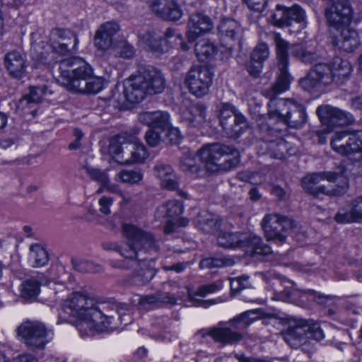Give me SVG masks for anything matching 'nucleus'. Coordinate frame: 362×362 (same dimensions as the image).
I'll return each instance as SVG.
<instances>
[{
	"label": "nucleus",
	"mask_w": 362,
	"mask_h": 362,
	"mask_svg": "<svg viewBox=\"0 0 362 362\" xmlns=\"http://www.w3.org/2000/svg\"><path fill=\"white\" fill-rule=\"evenodd\" d=\"M274 43L276 46V55L279 75L276 82L267 90V96L269 98L270 100L272 98H277L276 95L278 94L287 90L292 79V77L288 71L289 66L288 53L289 43L283 39L279 34L275 35Z\"/></svg>",
	"instance_id": "obj_9"
},
{
	"label": "nucleus",
	"mask_w": 362,
	"mask_h": 362,
	"mask_svg": "<svg viewBox=\"0 0 362 362\" xmlns=\"http://www.w3.org/2000/svg\"><path fill=\"white\" fill-rule=\"evenodd\" d=\"M30 259L33 267H42L49 261L47 250L39 244H33L30 247Z\"/></svg>",
	"instance_id": "obj_45"
},
{
	"label": "nucleus",
	"mask_w": 362,
	"mask_h": 362,
	"mask_svg": "<svg viewBox=\"0 0 362 362\" xmlns=\"http://www.w3.org/2000/svg\"><path fill=\"white\" fill-rule=\"evenodd\" d=\"M335 221L339 223H354L358 221L351 209L350 211L341 210L337 213L334 217Z\"/></svg>",
	"instance_id": "obj_61"
},
{
	"label": "nucleus",
	"mask_w": 362,
	"mask_h": 362,
	"mask_svg": "<svg viewBox=\"0 0 362 362\" xmlns=\"http://www.w3.org/2000/svg\"><path fill=\"white\" fill-rule=\"evenodd\" d=\"M119 178L124 183L134 184L142 179L139 170H123L118 173Z\"/></svg>",
	"instance_id": "obj_55"
},
{
	"label": "nucleus",
	"mask_w": 362,
	"mask_h": 362,
	"mask_svg": "<svg viewBox=\"0 0 362 362\" xmlns=\"http://www.w3.org/2000/svg\"><path fill=\"white\" fill-rule=\"evenodd\" d=\"M330 145L338 154L349 156L358 153L362 160V130L341 131L334 133Z\"/></svg>",
	"instance_id": "obj_12"
},
{
	"label": "nucleus",
	"mask_w": 362,
	"mask_h": 362,
	"mask_svg": "<svg viewBox=\"0 0 362 362\" xmlns=\"http://www.w3.org/2000/svg\"><path fill=\"white\" fill-rule=\"evenodd\" d=\"M83 168L91 180L98 182L101 187H107L108 190L113 191V187L109 186L110 178L106 170H102L89 166H85Z\"/></svg>",
	"instance_id": "obj_46"
},
{
	"label": "nucleus",
	"mask_w": 362,
	"mask_h": 362,
	"mask_svg": "<svg viewBox=\"0 0 362 362\" xmlns=\"http://www.w3.org/2000/svg\"><path fill=\"white\" fill-rule=\"evenodd\" d=\"M165 211V216L174 217L180 215L184 211V206L182 202L178 200L168 201L165 206L162 207Z\"/></svg>",
	"instance_id": "obj_54"
},
{
	"label": "nucleus",
	"mask_w": 362,
	"mask_h": 362,
	"mask_svg": "<svg viewBox=\"0 0 362 362\" xmlns=\"http://www.w3.org/2000/svg\"><path fill=\"white\" fill-rule=\"evenodd\" d=\"M353 14L349 0H334L327 6L325 11L329 25L337 29L348 25L353 18Z\"/></svg>",
	"instance_id": "obj_16"
},
{
	"label": "nucleus",
	"mask_w": 362,
	"mask_h": 362,
	"mask_svg": "<svg viewBox=\"0 0 362 362\" xmlns=\"http://www.w3.org/2000/svg\"><path fill=\"white\" fill-rule=\"evenodd\" d=\"M50 39H54L62 43H67L72 49H78V39L75 33L66 29H53L49 34Z\"/></svg>",
	"instance_id": "obj_40"
},
{
	"label": "nucleus",
	"mask_w": 362,
	"mask_h": 362,
	"mask_svg": "<svg viewBox=\"0 0 362 362\" xmlns=\"http://www.w3.org/2000/svg\"><path fill=\"white\" fill-rule=\"evenodd\" d=\"M313 72L311 68L306 75L298 81L300 87L305 91L310 92L320 84Z\"/></svg>",
	"instance_id": "obj_50"
},
{
	"label": "nucleus",
	"mask_w": 362,
	"mask_h": 362,
	"mask_svg": "<svg viewBox=\"0 0 362 362\" xmlns=\"http://www.w3.org/2000/svg\"><path fill=\"white\" fill-rule=\"evenodd\" d=\"M262 134L265 135L263 139L265 141V148L271 157L281 160L296 153V148L284 139L278 137L274 140H270L267 137L269 135Z\"/></svg>",
	"instance_id": "obj_23"
},
{
	"label": "nucleus",
	"mask_w": 362,
	"mask_h": 362,
	"mask_svg": "<svg viewBox=\"0 0 362 362\" xmlns=\"http://www.w3.org/2000/svg\"><path fill=\"white\" fill-rule=\"evenodd\" d=\"M49 282L42 276H37L27 279L21 284V296L24 299L33 300L39 294L40 286L47 285Z\"/></svg>",
	"instance_id": "obj_30"
},
{
	"label": "nucleus",
	"mask_w": 362,
	"mask_h": 362,
	"mask_svg": "<svg viewBox=\"0 0 362 362\" xmlns=\"http://www.w3.org/2000/svg\"><path fill=\"white\" fill-rule=\"evenodd\" d=\"M196 56L200 61L214 57L218 52V47L207 39H202L194 45Z\"/></svg>",
	"instance_id": "obj_38"
},
{
	"label": "nucleus",
	"mask_w": 362,
	"mask_h": 362,
	"mask_svg": "<svg viewBox=\"0 0 362 362\" xmlns=\"http://www.w3.org/2000/svg\"><path fill=\"white\" fill-rule=\"evenodd\" d=\"M197 226L206 233H213L221 226L218 216L208 212L199 214L196 219Z\"/></svg>",
	"instance_id": "obj_34"
},
{
	"label": "nucleus",
	"mask_w": 362,
	"mask_h": 362,
	"mask_svg": "<svg viewBox=\"0 0 362 362\" xmlns=\"http://www.w3.org/2000/svg\"><path fill=\"white\" fill-rule=\"evenodd\" d=\"M4 64L13 78L20 79L25 76V59L20 52L14 50L8 52L4 57Z\"/></svg>",
	"instance_id": "obj_27"
},
{
	"label": "nucleus",
	"mask_w": 362,
	"mask_h": 362,
	"mask_svg": "<svg viewBox=\"0 0 362 362\" xmlns=\"http://www.w3.org/2000/svg\"><path fill=\"white\" fill-rule=\"evenodd\" d=\"M309 321L296 317L291 320L286 331L284 333V337L291 347L300 346L302 341L307 338Z\"/></svg>",
	"instance_id": "obj_20"
},
{
	"label": "nucleus",
	"mask_w": 362,
	"mask_h": 362,
	"mask_svg": "<svg viewBox=\"0 0 362 362\" xmlns=\"http://www.w3.org/2000/svg\"><path fill=\"white\" fill-rule=\"evenodd\" d=\"M218 33L223 47L230 52H240L243 37V28L233 18H223L218 25Z\"/></svg>",
	"instance_id": "obj_14"
},
{
	"label": "nucleus",
	"mask_w": 362,
	"mask_h": 362,
	"mask_svg": "<svg viewBox=\"0 0 362 362\" xmlns=\"http://www.w3.org/2000/svg\"><path fill=\"white\" fill-rule=\"evenodd\" d=\"M219 246L226 248L250 247V257L267 256L272 253L269 245L264 243L262 239L252 233H232L221 231L217 236Z\"/></svg>",
	"instance_id": "obj_7"
},
{
	"label": "nucleus",
	"mask_w": 362,
	"mask_h": 362,
	"mask_svg": "<svg viewBox=\"0 0 362 362\" xmlns=\"http://www.w3.org/2000/svg\"><path fill=\"white\" fill-rule=\"evenodd\" d=\"M85 87L77 88L74 92L88 93V94H96L100 92L103 88V81L101 78L94 76L89 77L88 79L85 81Z\"/></svg>",
	"instance_id": "obj_47"
},
{
	"label": "nucleus",
	"mask_w": 362,
	"mask_h": 362,
	"mask_svg": "<svg viewBox=\"0 0 362 362\" xmlns=\"http://www.w3.org/2000/svg\"><path fill=\"white\" fill-rule=\"evenodd\" d=\"M289 7L277 4L269 17L271 23L278 28L288 27Z\"/></svg>",
	"instance_id": "obj_44"
},
{
	"label": "nucleus",
	"mask_w": 362,
	"mask_h": 362,
	"mask_svg": "<svg viewBox=\"0 0 362 362\" xmlns=\"http://www.w3.org/2000/svg\"><path fill=\"white\" fill-rule=\"evenodd\" d=\"M236 112L235 107L229 103H225L222 105L219 112V122L221 127L224 125V122H229L240 115Z\"/></svg>",
	"instance_id": "obj_53"
},
{
	"label": "nucleus",
	"mask_w": 362,
	"mask_h": 362,
	"mask_svg": "<svg viewBox=\"0 0 362 362\" xmlns=\"http://www.w3.org/2000/svg\"><path fill=\"white\" fill-rule=\"evenodd\" d=\"M148 7L158 17L170 21H177L182 16V11L175 0H148Z\"/></svg>",
	"instance_id": "obj_19"
},
{
	"label": "nucleus",
	"mask_w": 362,
	"mask_h": 362,
	"mask_svg": "<svg viewBox=\"0 0 362 362\" xmlns=\"http://www.w3.org/2000/svg\"><path fill=\"white\" fill-rule=\"evenodd\" d=\"M49 47L52 52L62 56H66L74 54L77 49H72L69 47L67 43H62L61 42L56 41L54 39H49Z\"/></svg>",
	"instance_id": "obj_52"
},
{
	"label": "nucleus",
	"mask_w": 362,
	"mask_h": 362,
	"mask_svg": "<svg viewBox=\"0 0 362 362\" xmlns=\"http://www.w3.org/2000/svg\"><path fill=\"white\" fill-rule=\"evenodd\" d=\"M165 132H166V139L165 142L171 144H178L180 141L182 136L180 132L177 128L171 127L170 124L169 128H168Z\"/></svg>",
	"instance_id": "obj_63"
},
{
	"label": "nucleus",
	"mask_w": 362,
	"mask_h": 362,
	"mask_svg": "<svg viewBox=\"0 0 362 362\" xmlns=\"http://www.w3.org/2000/svg\"><path fill=\"white\" fill-rule=\"evenodd\" d=\"M139 120L149 128L165 132L169 128L170 115L165 111L144 112L139 115Z\"/></svg>",
	"instance_id": "obj_26"
},
{
	"label": "nucleus",
	"mask_w": 362,
	"mask_h": 362,
	"mask_svg": "<svg viewBox=\"0 0 362 362\" xmlns=\"http://www.w3.org/2000/svg\"><path fill=\"white\" fill-rule=\"evenodd\" d=\"M255 313L252 311H247L234 317L228 324L230 327H222L226 323L220 322L218 327H211L209 333L214 341L222 344H235L243 339V335L240 332L245 329L255 319L252 317Z\"/></svg>",
	"instance_id": "obj_8"
},
{
	"label": "nucleus",
	"mask_w": 362,
	"mask_h": 362,
	"mask_svg": "<svg viewBox=\"0 0 362 362\" xmlns=\"http://www.w3.org/2000/svg\"><path fill=\"white\" fill-rule=\"evenodd\" d=\"M325 337L324 333L320 325L313 320L309 321V332H308L307 338L313 339L316 341H321Z\"/></svg>",
	"instance_id": "obj_62"
},
{
	"label": "nucleus",
	"mask_w": 362,
	"mask_h": 362,
	"mask_svg": "<svg viewBox=\"0 0 362 362\" xmlns=\"http://www.w3.org/2000/svg\"><path fill=\"white\" fill-rule=\"evenodd\" d=\"M180 167L181 170L190 175L196 177L199 176L201 168L195 160L190 156H183L180 160Z\"/></svg>",
	"instance_id": "obj_48"
},
{
	"label": "nucleus",
	"mask_w": 362,
	"mask_h": 362,
	"mask_svg": "<svg viewBox=\"0 0 362 362\" xmlns=\"http://www.w3.org/2000/svg\"><path fill=\"white\" fill-rule=\"evenodd\" d=\"M245 67L250 76L257 78L260 77L262 73L264 64L259 63L258 61L252 60V59L250 57V60L246 62Z\"/></svg>",
	"instance_id": "obj_59"
},
{
	"label": "nucleus",
	"mask_w": 362,
	"mask_h": 362,
	"mask_svg": "<svg viewBox=\"0 0 362 362\" xmlns=\"http://www.w3.org/2000/svg\"><path fill=\"white\" fill-rule=\"evenodd\" d=\"M213 28L211 19L201 12L192 13L188 21L187 37L189 42H194L203 33Z\"/></svg>",
	"instance_id": "obj_21"
},
{
	"label": "nucleus",
	"mask_w": 362,
	"mask_h": 362,
	"mask_svg": "<svg viewBox=\"0 0 362 362\" xmlns=\"http://www.w3.org/2000/svg\"><path fill=\"white\" fill-rule=\"evenodd\" d=\"M146 95L147 94L139 75L132 76L124 84V99L119 103V107H121L125 101L130 103H138L145 98Z\"/></svg>",
	"instance_id": "obj_22"
},
{
	"label": "nucleus",
	"mask_w": 362,
	"mask_h": 362,
	"mask_svg": "<svg viewBox=\"0 0 362 362\" xmlns=\"http://www.w3.org/2000/svg\"><path fill=\"white\" fill-rule=\"evenodd\" d=\"M290 51L291 56L304 64H313L318 59V55L315 52L307 50L302 44L291 45Z\"/></svg>",
	"instance_id": "obj_41"
},
{
	"label": "nucleus",
	"mask_w": 362,
	"mask_h": 362,
	"mask_svg": "<svg viewBox=\"0 0 362 362\" xmlns=\"http://www.w3.org/2000/svg\"><path fill=\"white\" fill-rule=\"evenodd\" d=\"M237 259H238L230 256L205 258L200 261L199 267L201 269H213L223 267H231L235 264Z\"/></svg>",
	"instance_id": "obj_42"
},
{
	"label": "nucleus",
	"mask_w": 362,
	"mask_h": 362,
	"mask_svg": "<svg viewBox=\"0 0 362 362\" xmlns=\"http://www.w3.org/2000/svg\"><path fill=\"white\" fill-rule=\"evenodd\" d=\"M47 93L49 94L52 93L46 86L30 87L29 93L23 95L18 100V107L23 109H31L33 105L40 103L42 97L46 95Z\"/></svg>",
	"instance_id": "obj_31"
},
{
	"label": "nucleus",
	"mask_w": 362,
	"mask_h": 362,
	"mask_svg": "<svg viewBox=\"0 0 362 362\" xmlns=\"http://www.w3.org/2000/svg\"><path fill=\"white\" fill-rule=\"evenodd\" d=\"M267 241L281 245L286 240L289 230L295 226V221L279 214H266L261 222Z\"/></svg>",
	"instance_id": "obj_10"
},
{
	"label": "nucleus",
	"mask_w": 362,
	"mask_h": 362,
	"mask_svg": "<svg viewBox=\"0 0 362 362\" xmlns=\"http://www.w3.org/2000/svg\"><path fill=\"white\" fill-rule=\"evenodd\" d=\"M141 253L140 252V258H143L141 256ZM143 262H138V264L134 265V267L129 268H134L137 266L144 267V268H141L140 270H138L136 274H134L132 276V283L136 286H143L147 283H148L156 275V271L151 267L146 266V257H144Z\"/></svg>",
	"instance_id": "obj_36"
},
{
	"label": "nucleus",
	"mask_w": 362,
	"mask_h": 362,
	"mask_svg": "<svg viewBox=\"0 0 362 362\" xmlns=\"http://www.w3.org/2000/svg\"><path fill=\"white\" fill-rule=\"evenodd\" d=\"M316 114L321 122L327 128L347 125L354 120V116L351 113L329 105L318 106Z\"/></svg>",
	"instance_id": "obj_17"
},
{
	"label": "nucleus",
	"mask_w": 362,
	"mask_h": 362,
	"mask_svg": "<svg viewBox=\"0 0 362 362\" xmlns=\"http://www.w3.org/2000/svg\"><path fill=\"white\" fill-rule=\"evenodd\" d=\"M334 85L344 84L350 77L352 68L350 63L340 57H335L332 61Z\"/></svg>",
	"instance_id": "obj_28"
},
{
	"label": "nucleus",
	"mask_w": 362,
	"mask_h": 362,
	"mask_svg": "<svg viewBox=\"0 0 362 362\" xmlns=\"http://www.w3.org/2000/svg\"><path fill=\"white\" fill-rule=\"evenodd\" d=\"M58 83L69 90L85 87V81L92 76L93 70L83 59L78 57L62 60L59 64Z\"/></svg>",
	"instance_id": "obj_6"
},
{
	"label": "nucleus",
	"mask_w": 362,
	"mask_h": 362,
	"mask_svg": "<svg viewBox=\"0 0 362 362\" xmlns=\"http://www.w3.org/2000/svg\"><path fill=\"white\" fill-rule=\"evenodd\" d=\"M112 44V37L104 32L100 33V29L98 28L95 36V46L100 49L107 50L111 47Z\"/></svg>",
	"instance_id": "obj_57"
},
{
	"label": "nucleus",
	"mask_w": 362,
	"mask_h": 362,
	"mask_svg": "<svg viewBox=\"0 0 362 362\" xmlns=\"http://www.w3.org/2000/svg\"><path fill=\"white\" fill-rule=\"evenodd\" d=\"M200 160L210 173L229 171L240 163L239 151L221 143H213L204 146L199 151Z\"/></svg>",
	"instance_id": "obj_4"
},
{
	"label": "nucleus",
	"mask_w": 362,
	"mask_h": 362,
	"mask_svg": "<svg viewBox=\"0 0 362 362\" xmlns=\"http://www.w3.org/2000/svg\"><path fill=\"white\" fill-rule=\"evenodd\" d=\"M269 55L270 52L268 45L264 42H262L255 47L250 53V57H251L252 60L258 61L259 63L264 64L269 59Z\"/></svg>",
	"instance_id": "obj_49"
},
{
	"label": "nucleus",
	"mask_w": 362,
	"mask_h": 362,
	"mask_svg": "<svg viewBox=\"0 0 362 362\" xmlns=\"http://www.w3.org/2000/svg\"><path fill=\"white\" fill-rule=\"evenodd\" d=\"M138 75L146 94H159L165 89L163 75L157 69L151 66H146L139 70Z\"/></svg>",
	"instance_id": "obj_18"
},
{
	"label": "nucleus",
	"mask_w": 362,
	"mask_h": 362,
	"mask_svg": "<svg viewBox=\"0 0 362 362\" xmlns=\"http://www.w3.org/2000/svg\"><path fill=\"white\" fill-rule=\"evenodd\" d=\"M267 107V115L257 120L259 131L267 135H279L287 127L300 129L307 122L305 106L293 100L272 98Z\"/></svg>",
	"instance_id": "obj_2"
},
{
	"label": "nucleus",
	"mask_w": 362,
	"mask_h": 362,
	"mask_svg": "<svg viewBox=\"0 0 362 362\" xmlns=\"http://www.w3.org/2000/svg\"><path fill=\"white\" fill-rule=\"evenodd\" d=\"M213 83V73L204 65H193L187 72L185 83L189 91L197 98L207 95Z\"/></svg>",
	"instance_id": "obj_11"
},
{
	"label": "nucleus",
	"mask_w": 362,
	"mask_h": 362,
	"mask_svg": "<svg viewBox=\"0 0 362 362\" xmlns=\"http://www.w3.org/2000/svg\"><path fill=\"white\" fill-rule=\"evenodd\" d=\"M222 128L228 137L237 139L247 129V124L245 117L240 114L229 122H224Z\"/></svg>",
	"instance_id": "obj_33"
},
{
	"label": "nucleus",
	"mask_w": 362,
	"mask_h": 362,
	"mask_svg": "<svg viewBox=\"0 0 362 362\" xmlns=\"http://www.w3.org/2000/svg\"><path fill=\"white\" fill-rule=\"evenodd\" d=\"M154 173L160 180H163L170 176H174V170L171 165L164 163H158L154 166Z\"/></svg>",
	"instance_id": "obj_58"
},
{
	"label": "nucleus",
	"mask_w": 362,
	"mask_h": 362,
	"mask_svg": "<svg viewBox=\"0 0 362 362\" xmlns=\"http://www.w3.org/2000/svg\"><path fill=\"white\" fill-rule=\"evenodd\" d=\"M144 139L151 147H156L162 141L160 132L151 128L146 132Z\"/></svg>",
	"instance_id": "obj_60"
},
{
	"label": "nucleus",
	"mask_w": 362,
	"mask_h": 362,
	"mask_svg": "<svg viewBox=\"0 0 362 362\" xmlns=\"http://www.w3.org/2000/svg\"><path fill=\"white\" fill-rule=\"evenodd\" d=\"M139 38L144 48L155 54H163L168 51L166 40L163 39L162 32L159 30L152 29L140 35Z\"/></svg>",
	"instance_id": "obj_25"
},
{
	"label": "nucleus",
	"mask_w": 362,
	"mask_h": 362,
	"mask_svg": "<svg viewBox=\"0 0 362 362\" xmlns=\"http://www.w3.org/2000/svg\"><path fill=\"white\" fill-rule=\"evenodd\" d=\"M99 29L100 33L104 32L111 37H113V36L119 30V26L115 22H106L100 25Z\"/></svg>",
	"instance_id": "obj_64"
},
{
	"label": "nucleus",
	"mask_w": 362,
	"mask_h": 362,
	"mask_svg": "<svg viewBox=\"0 0 362 362\" xmlns=\"http://www.w3.org/2000/svg\"><path fill=\"white\" fill-rule=\"evenodd\" d=\"M222 284L220 282H214L212 284L202 285L199 286L197 291L194 293V296H192V300L195 306H202L203 308H208L211 305L216 304L217 303V300L211 299L209 300H204L200 299H197L195 296L204 297L207 294L213 293L216 291H218L221 288Z\"/></svg>",
	"instance_id": "obj_32"
},
{
	"label": "nucleus",
	"mask_w": 362,
	"mask_h": 362,
	"mask_svg": "<svg viewBox=\"0 0 362 362\" xmlns=\"http://www.w3.org/2000/svg\"><path fill=\"white\" fill-rule=\"evenodd\" d=\"M312 69L320 84L325 86L334 85L332 62L317 64L312 67Z\"/></svg>",
	"instance_id": "obj_39"
},
{
	"label": "nucleus",
	"mask_w": 362,
	"mask_h": 362,
	"mask_svg": "<svg viewBox=\"0 0 362 362\" xmlns=\"http://www.w3.org/2000/svg\"><path fill=\"white\" fill-rule=\"evenodd\" d=\"M351 163L350 160H344L341 163L340 165L338 167V171L337 172H322V173H314L310 175H307L306 177H303V180H306L307 181H310L312 183H313L315 185H317L319 182L321 180H327L329 182H334L337 180H339V182L343 179V176L340 173V168H341V165L343 163Z\"/></svg>",
	"instance_id": "obj_43"
},
{
	"label": "nucleus",
	"mask_w": 362,
	"mask_h": 362,
	"mask_svg": "<svg viewBox=\"0 0 362 362\" xmlns=\"http://www.w3.org/2000/svg\"><path fill=\"white\" fill-rule=\"evenodd\" d=\"M108 151L112 158L121 164L143 163L148 156L141 142L126 134H121L112 139Z\"/></svg>",
	"instance_id": "obj_5"
},
{
	"label": "nucleus",
	"mask_w": 362,
	"mask_h": 362,
	"mask_svg": "<svg viewBox=\"0 0 362 362\" xmlns=\"http://www.w3.org/2000/svg\"><path fill=\"white\" fill-rule=\"evenodd\" d=\"M352 168V163H345L342 164L340 168V173L343 176V179L339 182L340 185H337L335 188L328 189L325 186H317L310 181L308 182L303 179H302L301 181L302 187L308 193L317 198H319L321 194L327 196H341L346 192L348 188V177L351 174Z\"/></svg>",
	"instance_id": "obj_15"
},
{
	"label": "nucleus",
	"mask_w": 362,
	"mask_h": 362,
	"mask_svg": "<svg viewBox=\"0 0 362 362\" xmlns=\"http://www.w3.org/2000/svg\"><path fill=\"white\" fill-rule=\"evenodd\" d=\"M339 30L340 34L333 39L332 44L346 52H354L360 44L357 31L346 25L340 27Z\"/></svg>",
	"instance_id": "obj_24"
},
{
	"label": "nucleus",
	"mask_w": 362,
	"mask_h": 362,
	"mask_svg": "<svg viewBox=\"0 0 362 362\" xmlns=\"http://www.w3.org/2000/svg\"><path fill=\"white\" fill-rule=\"evenodd\" d=\"M288 23L291 25L293 22L300 23L305 21L306 15L305 11L298 5L294 4L289 7Z\"/></svg>",
	"instance_id": "obj_56"
},
{
	"label": "nucleus",
	"mask_w": 362,
	"mask_h": 362,
	"mask_svg": "<svg viewBox=\"0 0 362 362\" xmlns=\"http://www.w3.org/2000/svg\"><path fill=\"white\" fill-rule=\"evenodd\" d=\"M48 46L47 37L42 36L39 33H33L31 34V50L37 59L45 62L47 59V52L45 51Z\"/></svg>",
	"instance_id": "obj_37"
},
{
	"label": "nucleus",
	"mask_w": 362,
	"mask_h": 362,
	"mask_svg": "<svg viewBox=\"0 0 362 362\" xmlns=\"http://www.w3.org/2000/svg\"><path fill=\"white\" fill-rule=\"evenodd\" d=\"M108 305L105 303H98L92 298L82 295H75L64 305V310L76 317V329L81 337L89 336L95 332H111L117 327V321L107 313H105Z\"/></svg>",
	"instance_id": "obj_1"
},
{
	"label": "nucleus",
	"mask_w": 362,
	"mask_h": 362,
	"mask_svg": "<svg viewBox=\"0 0 362 362\" xmlns=\"http://www.w3.org/2000/svg\"><path fill=\"white\" fill-rule=\"evenodd\" d=\"M71 263L74 269L81 273L96 272L98 271V266L86 259L72 258Z\"/></svg>",
	"instance_id": "obj_51"
},
{
	"label": "nucleus",
	"mask_w": 362,
	"mask_h": 362,
	"mask_svg": "<svg viewBox=\"0 0 362 362\" xmlns=\"http://www.w3.org/2000/svg\"><path fill=\"white\" fill-rule=\"evenodd\" d=\"M206 106L202 103L189 105L182 114V119L189 127H197L206 120Z\"/></svg>",
	"instance_id": "obj_29"
},
{
	"label": "nucleus",
	"mask_w": 362,
	"mask_h": 362,
	"mask_svg": "<svg viewBox=\"0 0 362 362\" xmlns=\"http://www.w3.org/2000/svg\"><path fill=\"white\" fill-rule=\"evenodd\" d=\"M122 233L127 243L122 245L110 243L107 249L116 251L129 259L130 267L138 264V262H143L144 259L140 258V252H156L160 250L158 241L153 235L135 225L123 224Z\"/></svg>",
	"instance_id": "obj_3"
},
{
	"label": "nucleus",
	"mask_w": 362,
	"mask_h": 362,
	"mask_svg": "<svg viewBox=\"0 0 362 362\" xmlns=\"http://www.w3.org/2000/svg\"><path fill=\"white\" fill-rule=\"evenodd\" d=\"M18 334L23 339L25 344L31 349H42L49 341L50 331L38 321H26L17 329Z\"/></svg>",
	"instance_id": "obj_13"
},
{
	"label": "nucleus",
	"mask_w": 362,
	"mask_h": 362,
	"mask_svg": "<svg viewBox=\"0 0 362 362\" xmlns=\"http://www.w3.org/2000/svg\"><path fill=\"white\" fill-rule=\"evenodd\" d=\"M158 302L175 305L177 303V297L174 293L169 292L158 294L157 296L154 295H146L139 297L138 303L144 309H147Z\"/></svg>",
	"instance_id": "obj_35"
}]
</instances>
